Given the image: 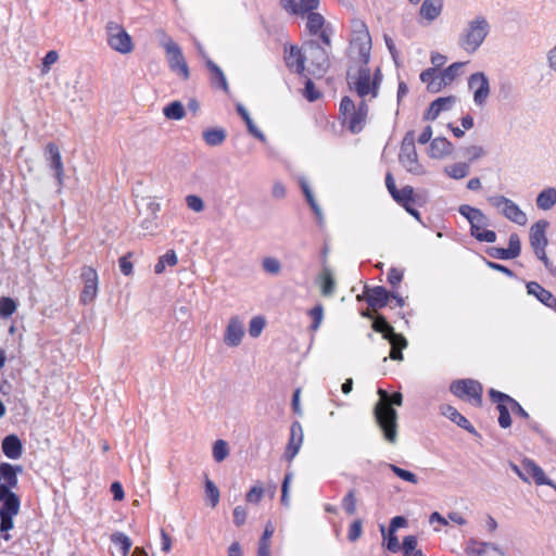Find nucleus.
<instances>
[{
    "label": "nucleus",
    "instance_id": "f257e3e1",
    "mask_svg": "<svg viewBox=\"0 0 556 556\" xmlns=\"http://www.w3.org/2000/svg\"><path fill=\"white\" fill-rule=\"evenodd\" d=\"M319 0H280L283 10L292 15H300L306 20L305 30L312 39L331 47V27L325 17L317 12Z\"/></svg>",
    "mask_w": 556,
    "mask_h": 556
},
{
    "label": "nucleus",
    "instance_id": "f03ea898",
    "mask_svg": "<svg viewBox=\"0 0 556 556\" xmlns=\"http://www.w3.org/2000/svg\"><path fill=\"white\" fill-rule=\"evenodd\" d=\"M379 402L375 406V418L383 432L384 439L394 443L397 438V413L392 405L401 406L403 395L401 392H394L391 395L383 390H378Z\"/></svg>",
    "mask_w": 556,
    "mask_h": 556
},
{
    "label": "nucleus",
    "instance_id": "7ed1b4c3",
    "mask_svg": "<svg viewBox=\"0 0 556 556\" xmlns=\"http://www.w3.org/2000/svg\"><path fill=\"white\" fill-rule=\"evenodd\" d=\"M368 111L369 108L365 100H362L359 104L356 105L348 96L341 99L339 109L340 118L342 125L352 134H358L365 128Z\"/></svg>",
    "mask_w": 556,
    "mask_h": 556
},
{
    "label": "nucleus",
    "instance_id": "20e7f679",
    "mask_svg": "<svg viewBox=\"0 0 556 556\" xmlns=\"http://www.w3.org/2000/svg\"><path fill=\"white\" fill-rule=\"evenodd\" d=\"M459 213L466 217L470 224V235L480 242L493 243L496 240V233L493 230H488L490 224L486 215L481 210L470 205H462Z\"/></svg>",
    "mask_w": 556,
    "mask_h": 556
},
{
    "label": "nucleus",
    "instance_id": "39448f33",
    "mask_svg": "<svg viewBox=\"0 0 556 556\" xmlns=\"http://www.w3.org/2000/svg\"><path fill=\"white\" fill-rule=\"evenodd\" d=\"M450 391L462 401L468 402L476 407L482 406L483 387L478 380L470 378L454 380L450 384Z\"/></svg>",
    "mask_w": 556,
    "mask_h": 556
},
{
    "label": "nucleus",
    "instance_id": "423d86ee",
    "mask_svg": "<svg viewBox=\"0 0 556 556\" xmlns=\"http://www.w3.org/2000/svg\"><path fill=\"white\" fill-rule=\"evenodd\" d=\"M329 49L316 39H311L304 45L306 62L309 63L308 71L313 75H321L329 66Z\"/></svg>",
    "mask_w": 556,
    "mask_h": 556
},
{
    "label": "nucleus",
    "instance_id": "0eeeda50",
    "mask_svg": "<svg viewBox=\"0 0 556 556\" xmlns=\"http://www.w3.org/2000/svg\"><path fill=\"white\" fill-rule=\"evenodd\" d=\"M548 225V222L545 219H540L534 223L530 228L529 239L535 256L542 261L547 269L551 270L553 268V264L545 252V248L548 243L546 238V229Z\"/></svg>",
    "mask_w": 556,
    "mask_h": 556
},
{
    "label": "nucleus",
    "instance_id": "6e6552de",
    "mask_svg": "<svg viewBox=\"0 0 556 556\" xmlns=\"http://www.w3.org/2000/svg\"><path fill=\"white\" fill-rule=\"evenodd\" d=\"M489 31L488 22L480 17L472 21L469 24V27L465 30L463 36L460 37L459 45L460 47L469 52L473 53L483 42Z\"/></svg>",
    "mask_w": 556,
    "mask_h": 556
},
{
    "label": "nucleus",
    "instance_id": "1a4fd4ad",
    "mask_svg": "<svg viewBox=\"0 0 556 556\" xmlns=\"http://www.w3.org/2000/svg\"><path fill=\"white\" fill-rule=\"evenodd\" d=\"M380 79L377 75L371 78L369 67L363 66L358 70L357 75L352 77L350 81L351 89L355 90L357 96L365 100L367 96L376 98L378 96Z\"/></svg>",
    "mask_w": 556,
    "mask_h": 556
},
{
    "label": "nucleus",
    "instance_id": "9d476101",
    "mask_svg": "<svg viewBox=\"0 0 556 556\" xmlns=\"http://www.w3.org/2000/svg\"><path fill=\"white\" fill-rule=\"evenodd\" d=\"M106 33L108 43L113 50L123 54L130 53L134 50L132 39L122 25L109 22Z\"/></svg>",
    "mask_w": 556,
    "mask_h": 556
},
{
    "label": "nucleus",
    "instance_id": "9b49d317",
    "mask_svg": "<svg viewBox=\"0 0 556 556\" xmlns=\"http://www.w3.org/2000/svg\"><path fill=\"white\" fill-rule=\"evenodd\" d=\"M399 160L408 172H420V164L418 162V155L415 147L414 130H409L405 134L401 143Z\"/></svg>",
    "mask_w": 556,
    "mask_h": 556
},
{
    "label": "nucleus",
    "instance_id": "f8f14e48",
    "mask_svg": "<svg viewBox=\"0 0 556 556\" xmlns=\"http://www.w3.org/2000/svg\"><path fill=\"white\" fill-rule=\"evenodd\" d=\"M79 278L83 283V288L79 294V302L84 305L90 304L94 301L98 294V273L94 268L85 266L81 268Z\"/></svg>",
    "mask_w": 556,
    "mask_h": 556
},
{
    "label": "nucleus",
    "instance_id": "ddd939ff",
    "mask_svg": "<svg viewBox=\"0 0 556 556\" xmlns=\"http://www.w3.org/2000/svg\"><path fill=\"white\" fill-rule=\"evenodd\" d=\"M164 48L169 68L177 73L182 79L187 80L189 78V67L180 47L172 39H168L164 45Z\"/></svg>",
    "mask_w": 556,
    "mask_h": 556
},
{
    "label": "nucleus",
    "instance_id": "4468645a",
    "mask_svg": "<svg viewBox=\"0 0 556 556\" xmlns=\"http://www.w3.org/2000/svg\"><path fill=\"white\" fill-rule=\"evenodd\" d=\"M489 203L496 208H501L503 215L509 220L518 224L526 225L527 215L520 210V207L504 195H495L489 198Z\"/></svg>",
    "mask_w": 556,
    "mask_h": 556
},
{
    "label": "nucleus",
    "instance_id": "2eb2a0df",
    "mask_svg": "<svg viewBox=\"0 0 556 556\" xmlns=\"http://www.w3.org/2000/svg\"><path fill=\"white\" fill-rule=\"evenodd\" d=\"M515 469L522 480L529 481L531 478L538 485L546 484L553 486L556 490V485L546 478L543 469L533 460L525 459L522 462V470H519L517 467H515Z\"/></svg>",
    "mask_w": 556,
    "mask_h": 556
},
{
    "label": "nucleus",
    "instance_id": "dca6fc26",
    "mask_svg": "<svg viewBox=\"0 0 556 556\" xmlns=\"http://www.w3.org/2000/svg\"><path fill=\"white\" fill-rule=\"evenodd\" d=\"M469 89L473 92V101L477 105L482 106L486 102L490 94V85L483 73H475L468 80Z\"/></svg>",
    "mask_w": 556,
    "mask_h": 556
},
{
    "label": "nucleus",
    "instance_id": "f3484780",
    "mask_svg": "<svg viewBox=\"0 0 556 556\" xmlns=\"http://www.w3.org/2000/svg\"><path fill=\"white\" fill-rule=\"evenodd\" d=\"M363 296L365 298L368 306L376 311L387 306L391 299V291H388L381 286L372 288L365 287Z\"/></svg>",
    "mask_w": 556,
    "mask_h": 556
},
{
    "label": "nucleus",
    "instance_id": "a211bd4d",
    "mask_svg": "<svg viewBox=\"0 0 556 556\" xmlns=\"http://www.w3.org/2000/svg\"><path fill=\"white\" fill-rule=\"evenodd\" d=\"M285 62L287 67L298 74H303L305 71L306 56L301 48L291 45L289 49L285 48Z\"/></svg>",
    "mask_w": 556,
    "mask_h": 556
},
{
    "label": "nucleus",
    "instance_id": "6ab92c4d",
    "mask_svg": "<svg viewBox=\"0 0 556 556\" xmlns=\"http://www.w3.org/2000/svg\"><path fill=\"white\" fill-rule=\"evenodd\" d=\"M45 159L50 169L53 170V175L58 180V184L61 185L63 176V163L61 159L60 149L55 143L50 142L47 144L45 149Z\"/></svg>",
    "mask_w": 556,
    "mask_h": 556
},
{
    "label": "nucleus",
    "instance_id": "aec40b11",
    "mask_svg": "<svg viewBox=\"0 0 556 556\" xmlns=\"http://www.w3.org/2000/svg\"><path fill=\"white\" fill-rule=\"evenodd\" d=\"M303 442V429L299 421H294L290 428V438L285 451V458L290 463L296 456Z\"/></svg>",
    "mask_w": 556,
    "mask_h": 556
},
{
    "label": "nucleus",
    "instance_id": "412c9836",
    "mask_svg": "<svg viewBox=\"0 0 556 556\" xmlns=\"http://www.w3.org/2000/svg\"><path fill=\"white\" fill-rule=\"evenodd\" d=\"M244 330L240 319L231 317L224 334V341L228 346H237L241 343Z\"/></svg>",
    "mask_w": 556,
    "mask_h": 556
},
{
    "label": "nucleus",
    "instance_id": "4be33fe9",
    "mask_svg": "<svg viewBox=\"0 0 556 556\" xmlns=\"http://www.w3.org/2000/svg\"><path fill=\"white\" fill-rule=\"evenodd\" d=\"M494 393H502L501 391H497L495 389L489 390V396L493 403L496 404V409L498 410V425L503 429H507L511 426V418L509 412L510 404L506 401H500L497 396H495Z\"/></svg>",
    "mask_w": 556,
    "mask_h": 556
},
{
    "label": "nucleus",
    "instance_id": "5701e85b",
    "mask_svg": "<svg viewBox=\"0 0 556 556\" xmlns=\"http://www.w3.org/2000/svg\"><path fill=\"white\" fill-rule=\"evenodd\" d=\"M527 292L530 295L535 296L542 304L549 308H554L556 306L555 295L536 281H530L527 283Z\"/></svg>",
    "mask_w": 556,
    "mask_h": 556
},
{
    "label": "nucleus",
    "instance_id": "b1692460",
    "mask_svg": "<svg viewBox=\"0 0 556 556\" xmlns=\"http://www.w3.org/2000/svg\"><path fill=\"white\" fill-rule=\"evenodd\" d=\"M454 102L455 98L453 96L435 99L430 103L424 115V118L426 121H434L441 114V112L450 110Z\"/></svg>",
    "mask_w": 556,
    "mask_h": 556
},
{
    "label": "nucleus",
    "instance_id": "393cba45",
    "mask_svg": "<svg viewBox=\"0 0 556 556\" xmlns=\"http://www.w3.org/2000/svg\"><path fill=\"white\" fill-rule=\"evenodd\" d=\"M2 452L10 459H18L23 453V445L20 438L15 434L7 435L2 440Z\"/></svg>",
    "mask_w": 556,
    "mask_h": 556
},
{
    "label": "nucleus",
    "instance_id": "a878e982",
    "mask_svg": "<svg viewBox=\"0 0 556 556\" xmlns=\"http://www.w3.org/2000/svg\"><path fill=\"white\" fill-rule=\"evenodd\" d=\"M206 67L211 74V84L213 87L219 88L226 93L229 92V86L222 68L212 60H206Z\"/></svg>",
    "mask_w": 556,
    "mask_h": 556
},
{
    "label": "nucleus",
    "instance_id": "bb28decb",
    "mask_svg": "<svg viewBox=\"0 0 556 556\" xmlns=\"http://www.w3.org/2000/svg\"><path fill=\"white\" fill-rule=\"evenodd\" d=\"M419 78L427 85L428 91L435 93L442 90L440 72L438 70L429 67L420 73Z\"/></svg>",
    "mask_w": 556,
    "mask_h": 556
},
{
    "label": "nucleus",
    "instance_id": "cd10ccee",
    "mask_svg": "<svg viewBox=\"0 0 556 556\" xmlns=\"http://www.w3.org/2000/svg\"><path fill=\"white\" fill-rule=\"evenodd\" d=\"M22 472L21 466H14L9 463H0V480L3 479L5 485L10 488H16L17 485V473Z\"/></svg>",
    "mask_w": 556,
    "mask_h": 556
},
{
    "label": "nucleus",
    "instance_id": "c85d7f7f",
    "mask_svg": "<svg viewBox=\"0 0 556 556\" xmlns=\"http://www.w3.org/2000/svg\"><path fill=\"white\" fill-rule=\"evenodd\" d=\"M441 412L444 416L450 418L453 422L458 425L459 427L466 429L469 432H473L475 428L470 424V421L463 416L455 407L452 405H443L441 407Z\"/></svg>",
    "mask_w": 556,
    "mask_h": 556
},
{
    "label": "nucleus",
    "instance_id": "c756f323",
    "mask_svg": "<svg viewBox=\"0 0 556 556\" xmlns=\"http://www.w3.org/2000/svg\"><path fill=\"white\" fill-rule=\"evenodd\" d=\"M453 151V144L443 137L434 138L430 143V155L434 159H441Z\"/></svg>",
    "mask_w": 556,
    "mask_h": 556
},
{
    "label": "nucleus",
    "instance_id": "7c9ffc66",
    "mask_svg": "<svg viewBox=\"0 0 556 556\" xmlns=\"http://www.w3.org/2000/svg\"><path fill=\"white\" fill-rule=\"evenodd\" d=\"M442 7V0H425L420 7V16L431 22L441 14Z\"/></svg>",
    "mask_w": 556,
    "mask_h": 556
},
{
    "label": "nucleus",
    "instance_id": "2f4dec72",
    "mask_svg": "<svg viewBox=\"0 0 556 556\" xmlns=\"http://www.w3.org/2000/svg\"><path fill=\"white\" fill-rule=\"evenodd\" d=\"M317 282L324 296H329L334 292L336 282L329 268L325 267L323 269L317 278Z\"/></svg>",
    "mask_w": 556,
    "mask_h": 556
},
{
    "label": "nucleus",
    "instance_id": "473e14b6",
    "mask_svg": "<svg viewBox=\"0 0 556 556\" xmlns=\"http://www.w3.org/2000/svg\"><path fill=\"white\" fill-rule=\"evenodd\" d=\"M391 344L390 358L393 361H403L402 351L407 346V340L402 333H396L391 337L389 340Z\"/></svg>",
    "mask_w": 556,
    "mask_h": 556
},
{
    "label": "nucleus",
    "instance_id": "72a5a7b5",
    "mask_svg": "<svg viewBox=\"0 0 556 556\" xmlns=\"http://www.w3.org/2000/svg\"><path fill=\"white\" fill-rule=\"evenodd\" d=\"M466 65V62H455L440 72V79L442 89L451 85L459 75L460 70Z\"/></svg>",
    "mask_w": 556,
    "mask_h": 556
},
{
    "label": "nucleus",
    "instance_id": "f704fd0d",
    "mask_svg": "<svg viewBox=\"0 0 556 556\" xmlns=\"http://www.w3.org/2000/svg\"><path fill=\"white\" fill-rule=\"evenodd\" d=\"M275 527L269 521L265 526L264 533L258 542L257 555L270 556V540L274 535Z\"/></svg>",
    "mask_w": 556,
    "mask_h": 556
},
{
    "label": "nucleus",
    "instance_id": "c9c22d12",
    "mask_svg": "<svg viewBox=\"0 0 556 556\" xmlns=\"http://www.w3.org/2000/svg\"><path fill=\"white\" fill-rule=\"evenodd\" d=\"M556 204V189L546 188L536 198V205L540 210L547 211Z\"/></svg>",
    "mask_w": 556,
    "mask_h": 556
},
{
    "label": "nucleus",
    "instance_id": "e433bc0d",
    "mask_svg": "<svg viewBox=\"0 0 556 556\" xmlns=\"http://www.w3.org/2000/svg\"><path fill=\"white\" fill-rule=\"evenodd\" d=\"M21 501L16 494H10L0 507V517H15L20 511Z\"/></svg>",
    "mask_w": 556,
    "mask_h": 556
},
{
    "label": "nucleus",
    "instance_id": "4c0bfd02",
    "mask_svg": "<svg viewBox=\"0 0 556 556\" xmlns=\"http://www.w3.org/2000/svg\"><path fill=\"white\" fill-rule=\"evenodd\" d=\"M110 540L114 545H116L118 547L122 556L129 555V552L132 546V542L129 539V536H127L123 532H114L111 534Z\"/></svg>",
    "mask_w": 556,
    "mask_h": 556
},
{
    "label": "nucleus",
    "instance_id": "58836bf2",
    "mask_svg": "<svg viewBox=\"0 0 556 556\" xmlns=\"http://www.w3.org/2000/svg\"><path fill=\"white\" fill-rule=\"evenodd\" d=\"M372 329L376 332L381 333L382 337L387 340L396 334L393 327L387 321V319L382 315H378L374 319Z\"/></svg>",
    "mask_w": 556,
    "mask_h": 556
},
{
    "label": "nucleus",
    "instance_id": "ea45409f",
    "mask_svg": "<svg viewBox=\"0 0 556 556\" xmlns=\"http://www.w3.org/2000/svg\"><path fill=\"white\" fill-rule=\"evenodd\" d=\"M178 263V258L176 252L174 250H168L164 255H162L157 263L154 266L155 274L160 275L164 273L166 265L175 266Z\"/></svg>",
    "mask_w": 556,
    "mask_h": 556
},
{
    "label": "nucleus",
    "instance_id": "a19ab883",
    "mask_svg": "<svg viewBox=\"0 0 556 556\" xmlns=\"http://www.w3.org/2000/svg\"><path fill=\"white\" fill-rule=\"evenodd\" d=\"M495 396H497V399L501 401H506L510 404V409L511 412L519 416L520 418L525 419V420H530V416L529 414L523 409V407L515 400L513 399L511 396H509L508 394L506 393H494Z\"/></svg>",
    "mask_w": 556,
    "mask_h": 556
},
{
    "label": "nucleus",
    "instance_id": "79ce46f5",
    "mask_svg": "<svg viewBox=\"0 0 556 556\" xmlns=\"http://www.w3.org/2000/svg\"><path fill=\"white\" fill-rule=\"evenodd\" d=\"M203 138L208 146H219L225 141L226 134L223 129L210 128L203 132Z\"/></svg>",
    "mask_w": 556,
    "mask_h": 556
},
{
    "label": "nucleus",
    "instance_id": "37998d69",
    "mask_svg": "<svg viewBox=\"0 0 556 556\" xmlns=\"http://www.w3.org/2000/svg\"><path fill=\"white\" fill-rule=\"evenodd\" d=\"M17 309V302L10 296L0 298V317L7 319Z\"/></svg>",
    "mask_w": 556,
    "mask_h": 556
},
{
    "label": "nucleus",
    "instance_id": "c03bdc74",
    "mask_svg": "<svg viewBox=\"0 0 556 556\" xmlns=\"http://www.w3.org/2000/svg\"><path fill=\"white\" fill-rule=\"evenodd\" d=\"M470 167L467 163H455L445 167V173L453 179L465 178L469 174Z\"/></svg>",
    "mask_w": 556,
    "mask_h": 556
},
{
    "label": "nucleus",
    "instance_id": "a18cd8bd",
    "mask_svg": "<svg viewBox=\"0 0 556 556\" xmlns=\"http://www.w3.org/2000/svg\"><path fill=\"white\" fill-rule=\"evenodd\" d=\"M163 113L168 119L179 121L185 116V109L179 101H174L164 108Z\"/></svg>",
    "mask_w": 556,
    "mask_h": 556
},
{
    "label": "nucleus",
    "instance_id": "49530a36",
    "mask_svg": "<svg viewBox=\"0 0 556 556\" xmlns=\"http://www.w3.org/2000/svg\"><path fill=\"white\" fill-rule=\"evenodd\" d=\"M478 548H472L476 556H503V553L490 543H479Z\"/></svg>",
    "mask_w": 556,
    "mask_h": 556
},
{
    "label": "nucleus",
    "instance_id": "de8ad7c7",
    "mask_svg": "<svg viewBox=\"0 0 556 556\" xmlns=\"http://www.w3.org/2000/svg\"><path fill=\"white\" fill-rule=\"evenodd\" d=\"M393 199L400 204L405 205L414 202V189L410 186H405L394 194Z\"/></svg>",
    "mask_w": 556,
    "mask_h": 556
},
{
    "label": "nucleus",
    "instance_id": "09e8293b",
    "mask_svg": "<svg viewBox=\"0 0 556 556\" xmlns=\"http://www.w3.org/2000/svg\"><path fill=\"white\" fill-rule=\"evenodd\" d=\"M342 507L348 515H354L356 511V491L351 489L342 498Z\"/></svg>",
    "mask_w": 556,
    "mask_h": 556
},
{
    "label": "nucleus",
    "instance_id": "8fccbe9b",
    "mask_svg": "<svg viewBox=\"0 0 556 556\" xmlns=\"http://www.w3.org/2000/svg\"><path fill=\"white\" fill-rule=\"evenodd\" d=\"M389 468L400 479H402L404 481H407V482H410L413 484H417L418 483V478H417V476L414 472L408 471L406 469H403V468H401V467H399L396 465H393V464H389Z\"/></svg>",
    "mask_w": 556,
    "mask_h": 556
},
{
    "label": "nucleus",
    "instance_id": "3c124183",
    "mask_svg": "<svg viewBox=\"0 0 556 556\" xmlns=\"http://www.w3.org/2000/svg\"><path fill=\"white\" fill-rule=\"evenodd\" d=\"M205 493L210 500L211 506L215 507L219 502V490L212 480L205 478Z\"/></svg>",
    "mask_w": 556,
    "mask_h": 556
},
{
    "label": "nucleus",
    "instance_id": "603ef678",
    "mask_svg": "<svg viewBox=\"0 0 556 556\" xmlns=\"http://www.w3.org/2000/svg\"><path fill=\"white\" fill-rule=\"evenodd\" d=\"M308 315L313 320L311 329L313 331H316L320 327V324L324 318V306L321 304H317L316 306L309 309Z\"/></svg>",
    "mask_w": 556,
    "mask_h": 556
},
{
    "label": "nucleus",
    "instance_id": "864d4df0",
    "mask_svg": "<svg viewBox=\"0 0 556 556\" xmlns=\"http://www.w3.org/2000/svg\"><path fill=\"white\" fill-rule=\"evenodd\" d=\"M228 445L224 440H217L213 446V457L220 463L228 456Z\"/></svg>",
    "mask_w": 556,
    "mask_h": 556
},
{
    "label": "nucleus",
    "instance_id": "5fc2aeb1",
    "mask_svg": "<svg viewBox=\"0 0 556 556\" xmlns=\"http://www.w3.org/2000/svg\"><path fill=\"white\" fill-rule=\"evenodd\" d=\"M404 277V273L402 269L396 267H391L388 271L387 280L391 286L392 290H396L402 282Z\"/></svg>",
    "mask_w": 556,
    "mask_h": 556
},
{
    "label": "nucleus",
    "instance_id": "6e6d98bb",
    "mask_svg": "<svg viewBox=\"0 0 556 556\" xmlns=\"http://www.w3.org/2000/svg\"><path fill=\"white\" fill-rule=\"evenodd\" d=\"M303 96L309 102H314L321 97V92L316 88L312 79L307 78L303 90Z\"/></svg>",
    "mask_w": 556,
    "mask_h": 556
},
{
    "label": "nucleus",
    "instance_id": "4d7b16f0",
    "mask_svg": "<svg viewBox=\"0 0 556 556\" xmlns=\"http://www.w3.org/2000/svg\"><path fill=\"white\" fill-rule=\"evenodd\" d=\"M265 327V319L261 316L253 317L250 321L249 333L251 337L256 338L261 334Z\"/></svg>",
    "mask_w": 556,
    "mask_h": 556
},
{
    "label": "nucleus",
    "instance_id": "13d9d810",
    "mask_svg": "<svg viewBox=\"0 0 556 556\" xmlns=\"http://www.w3.org/2000/svg\"><path fill=\"white\" fill-rule=\"evenodd\" d=\"M507 250L510 253V257H513V258H516L520 255L521 244H520V238L517 233H511L509 236Z\"/></svg>",
    "mask_w": 556,
    "mask_h": 556
},
{
    "label": "nucleus",
    "instance_id": "bf43d9fd",
    "mask_svg": "<svg viewBox=\"0 0 556 556\" xmlns=\"http://www.w3.org/2000/svg\"><path fill=\"white\" fill-rule=\"evenodd\" d=\"M264 490L261 484L253 485L245 495L249 503L258 504L263 497Z\"/></svg>",
    "mask_w": 556,
    "mask_h": 556
},
{
    "label": "nucleus",
    "instance_id": "052dcab7",
    "mask_svg": "<svg viewBox=\"0 0 556 556\" xmlns=\"http://www.w3.org/2000/svg\"><path fill=\"white\" fill-rule=\"evenodd\" d=\"M363 533V523L361 519L354 520L349 528L348 539L351 542H355L361 538Z\"/></svg>",
    "mask_w": 556,
    "mask_h": 556
},
{
    "label": "nucleus",
    "instance_id": "680f3d73",
    "mask_svg": "<svg viewBox=\"0 0 556 556\" xmlns=\"http://www.w3.org/2000/svg\"><path fill=\"white\" fill-rule=\"evenodd\" d=\"M465 155L469 162H475L485 155V150L480 146H470L466 148Z\"/></svg>",
    "mask_w": 556,
    "mask_h": 556
},
{
    "label": "nucleus",
    "instance_id": "e2e57ef3",
    "mask_svg": "<svg viewBox=\"0 0 556 556\" xmlns=\"http://www.w3.org/2000/svg\"><path fill=\"white\" fill-rule=\"evenodd\" d=\"M58 59H59V54L56 51H54V50L49 51L42 60L41 74H43V75L47 74L50 71L51 66L54 63H56Z\"/></svg>",
    "mask_w": 556,
    "mask_h": 556
},
{
    "label": "nucleus",
    "instance_id": "0e129e2a",
    "mask_svg": "<svg viewBox=\"0 0 556 556\" xmlns=\"http://www.w3.org/2000/svg\"><path fill=\"white\" fill-rule=\"evenodd\" d=\"M301 185V189L306 198V201L308 202L309 206L312 207V210L315 212V213H319V207L314 199V195L309 189V186L308 184L305 181V180H301L300 182Z\"/></svg>",
    "mask_w": 556,
    "mask_h": 556
},
{
    "label": "nucleus",
    "instance_id": "69168bd1",
    "mask_svg": "<svg viewBox=\"0 0 556 556\" xmlns=\"http://www.w3.org/2000/svg\"><path fill=\"white\" fill-rule=\"evenodd\" d=\"M14 517H0V531L3 533L2 538L5 541L11 540V535L8 533L14 528Z\"/></svg>",
    "mask_w": 556,
    "mask_h": 556
},
{
    "label": "nucleus",
    "instance_id": "338daca9",
    "mask_svg": "<svg viewBox=\"0 0 556 556\" xmlns=\"http://www.w3.org/2000/svg\"><path fill=\"white\" fill-rule=\"evenodd\" d=\"M417 546V538L415 535H407L403 540L402 551L405 556L414 554Z\"/></svg>",
    "mask_w": 556,
    "mask_h": 556
},
{
    "label": "nucleus",
    "instance_id": "774afa93",
    "mask_svg": "<svg viewBox=\"0 0 556 556\" xmlns=\"http://www.w3.org/2000/svg\"><path fill=\"white\" fill-rule=\"evenodd\" d=\"M186 203L187 206L193 212H202L204 208L202 199L194 194L187 195Z\"/></svg>",
    "mask_w": 556,
    "mask_h": 556
}]
</instances>
